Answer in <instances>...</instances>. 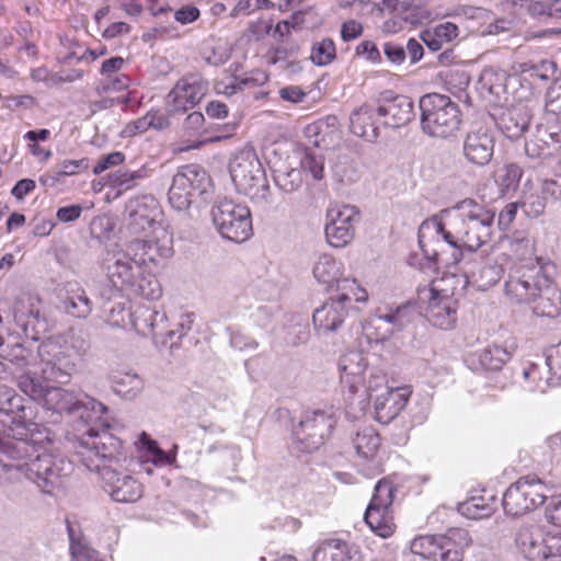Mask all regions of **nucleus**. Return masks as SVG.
<instances>
[{"label": "nucleus", "mask_w": 561, "mask_h": 561, "mask_svg": "<svg viewBox=\"0 0 561 561\" xmlns=\"http://www.w3.org/2000/svg\"><path fill=\"white\" fill-rule=\"evenodd\" d=\"M133 328L141 335H151L156 344H165L164 331L168 328V316L147 306H139L133 311Z\"/></svg>", "instance_id": "obj_24"}, {"label": "nucleus", "mask_w": 561, "mask_h": 561, "mask_svg": "<svg viewBox=\"0 0 561 561\" xmlns=\"http://www.w3.org/2000/svg\"><path fill=\"white\" fill-rule=\"evenodd\" d=\"M535 138L543 144L546 149L552 148L558 150L561 148V127L557 125L550 127L539 125L536 128Z\"/></svg>", "instance_id": "obj_57"}, {"label": "nucleus", "mask_w": 561, "mask_h": 561, "mask_svg": "<svg viewBox=\"0 0 561 561\" xmlns=\"http://www.w3.org/2000/svg\"><path fill=\"white\" fill-rule=\"evenodd\" d=\"M510 250L515 259L513 264H537L539 259L548 256L535 253V240L524 231H516L510 240Z\"/></svg>", "instance_id": "obj_38"}, {"label": "nucleus", "mask_w": 561, "mask_h": 561, "mask_svg": "<svg viewBox=\"0 0 561 561\" xmlns=\"http://www.w3.org/2000/svg\"><path fill=\"white\" fill-rule=\"evenodd\" d=\"M352 446L359 459L371 462L374 471L379 470V460L377 458L381 446V438L373 426L359 427L352 436Z\"/></svg>", "instance_id": "obj_30"}, {"label": "nucleus", "mask_w": 561, "mask_h": 561, "mask_svg": "<svg viewBox=\"0 0 561 561\" xmlns=\"http://www.w3.org/2000/svg\"><path fill=\"white\" fill-rule=\"evenodd\" d=\"M87 352L88 344L83 340L65 345L55 340L44 341L37 345V365L33 370L37 371L38 378L45 383L66 385Z\"/></svg>", "instance_id": "obj_8"}, {"label": "nucleus", "mask_w": 561, "mask_h": 561, "mask_svg": "<svg viewBox=\"0 0 561 561\" xmlns=\"http://www.w3.org/2000/svg\"><path fill=\"white\" fill-rule=\"evenodd\" d=\"M13 320L15 324L21 328L25 336L35 339L33 332L35 331L36 324L39 322L37 313L24 308V306L16 307L14 309Z\"/></svg>", "instance_id": "obj_55"}, {"label": "nucleus", "mask_w": 561, "mask_h": 561, "mask_svg": "<svg viewBox=\"0 0 561 561\" xmlns=\"http://www.w3.org/2000/svg\"><path fill=\"white\" fill-rule=\"evenodd\" d=\"M541 193L554 202L561 203V174L540 182Z\"/></svg>", "instance_id": "obj_63"}, {"label": "nucleus", "mask_w": 561, "mask_h": 561, "mask_svg": "<svg viewBox=\"0 0 561 561\" xmlns=\"http://www.w3.org/2000/svg\"><path fill=\"white\" fill-rule=\"evenodd\" d=\"M208 82L199 75H188L180 79L169 93L170 112L184 113L193 108L206 95Z\"/></svg>", "instance_id": "obj_22"}, {"label": "nucleus", "mask_w": 561, "mask_h": 561, "mask_svg": "<svg viewBox=\"0 0 561 561\" xmlns=\"http://www.w3.org/2000/svg\"><path fill=\"white\" fill-rule=\"evenodd\" d=\"M103 268L113 288V295H115L126 291L137 272L142 267L136 262L130 249L127 248L126 251L107 252L103 259Z\"/></svg>", "instance_id": "obj_19"}, {"label": "nucleus", "mask_w": 561, "mask_h": 561, "mask_svg": "<svg viewBox=\"0 0 561 561\" xmlns=\"http://www.w3.org/2000/svg\"><path fill=\"white\" fill-rule=\"evenodd\" d=\"M394 488L390 481L380 480L365 512L364 519L369 528L382 538L392 535L394 524L390 512Z\"/></svg>", "instance_id": "obj_15"}, {"label": "nucleus", "mask_w": 561, "mask_h": 561, "mask_svg": "<svg viewBox=\"0 0 561 561\" xmlns=\"http://www.w3.org/2000/svg\"><path fill=\"white\" fill-rule=\"evenodd\" d=\"M379 117L383 118V125L391 128H400L414 117L412 100L405 95L383 96L377 106Z\"/></svg>", "instance_id": "obj_26"}, {"label": "nucleus", "mask_w": 561, "mask_h": 561, "mask_svg": "<svg viewBox=\"0 0 561 561\" xmlns=\"http://www.w3.org/2000/svg\"><path fill=\"white\" fill-rule=\"evenodd\" d=\"M493 152L494 138L484 127L469 131L462 141L463 157L472 164H488L493 157Z\"/></svg>", "instance_id": "obj_25"}, {"label": "nucleus", "mask_w": 561, "mask_h": 561, "mask_svg": "<svg viewBox=\"0 0 561 561\" xmlns=\"http://www.w3.org/2000/svg\"><path fill=\"white\" fill-rule=\"evenodd\" d=\"M211 218L218 232L227 240L241 243L252 236L251 213L245 205L220 199L213 206Z\"/></svg>", "instance_id": "obj_14"}, {"label": "nucleus", "mask_w": 561, "mask_h": 561, "mask_svg": "<svg viewBox=\"0 0 561 561\" xmlns=\"http://www.w3.org/2000/svg\"><path fill=\"white\" fill-rule=\"evenodd\" d=\"M546 561H561V531L546 533Z\"/></svg>", "instance_id": "obj_61"}, {"label": "nucleus", "mask_w": 561, "mask_h": 561, "mask_svg": "<svg viewBox=\"0 0 561 561\" xmlns=\"http://www.w3.org/2000/svg\"><path fill=\"white\" fill-rule=\"evenodd\" d=\"M340 383L350 404L357 398L358 411L364 413L371 393L387 385V375L369 364L362 351H348L339 359Z\"/></svg>", "instance_id": "obj_6"}, {"label": "nucleus", "mask_w": 561, "mask_h": 561, "mask_svg": "<svg viewBox=\"0 0 561 561\" xmlns=\"http://www.w3.org/2000/svg\"><path fill=\"white\" fill-rule=\"evenodd\" d=\"M270 0H239L231 11L232 16L249 15L256 10L272 7Z\"/></svg>", "instance_id": "obj_60"}, {"label": "nucleus", "mask_w": 561, "mask_h": 561, "mask_svg": "<svg viewBox=\"0 0 561 561\" xmlns=\"http://www.w3.org/2000/svg\"><path fill=\"white\" fill-rule=\"evenodd\" d=\"M236 190L257 205L271 203V190L265 170L252 148L238 151L229 163Z\"/></svg>", "instance_id": "obj_9"}, {"label": "nucleus", "mask_w": 561, "mask_h": 561, "mask_svg": "<svg viewBox=\"0 0 561 561\" xmlns=\"http://www.w3.org/2000/svg\"><path fill=\"white\" fill-rule=\"evenodd\" d=\"M531 114L527 106L516 105L503 110L495 118V124L505 137L515 140L527 130Z\"/></svg>", "instance_id": "obj_31"}, {"label": "nucleus", "mask_w": 561, "mask_h": 561, "mask_svg": "<svg viewBox=\"0 0 561 561\" xmlns=\"http://www.w3.org/2000/svg\"><path fill=\"white\" fill-rule=\"evenodd\" d=\"M557 266L551 259L537 264H512L504 283L505 298L513 305H528L538 317L559 314L561 296L554 286Z\"/></svg>", "instance_id": "obj_4"}, {"label": "nucleus", "mask_w": 561, "mask_h": 561, "mask_svg": "<svg viewBox=\"0 0 561 561\" xmlns=\"http://www.w3.org/2000/svg\"><path fill=\"white\" fill-rule=\"evenodd\" d=\"M503 270L496 263H485L479 271L478 277L474 278L477 286L485 290L495 285L502 277Z\"/></svg>", "instance_id": "obj_56"}, {"label": "nucleus", "mask_w": 561, "mask_h": 561, "mask_svg": "<svg viewBox=\"0 0 561 561\" xmlns=\"http://www.w3.org/2000/svg\"><path fill=\"white\" fill-rule=\"evenodd\" d=\"M113 391L124 399L136 398L142 389L141 378L134 373H115L111 375Z\"/></svg>", "instance_id": "obj_42"}, {"label": "nucleus", "mask_w": 561, "mask_h": 561, "mask_svg": "<svg viewBox=\"0 0 561 561\" xmlns=\"http://www.w3.org/2000/svg\"><path fill=\"white\" fill-rule=\"evenodd\" d=\"M210 190L211 180L206 170L199 164H186L173 175L168 199L172 208L182 211L190 207L195 196L206 201Z\"/></svg>", "instance_id": "obj_13"}, {"label": "nucleus", "mask_w": 561, "mask_h": 561, "mask_svg": "<svg viewBox=\"0 0 561 561\" xmlns=\"http://www.w3.org/2000/svg\"><path fill=\"white\" fill-rule=\"evenodd\" d=\"M126 293L147 300H157L162 296V286L154 274L139 270L127 287Z\"/></svg>", "instance_id": "obj_39"}, {"label": "nucleus", "mask_w": 561, "mask_h": 561, "mask_svg": "<svg viewBox=\"0 0 561 561\" xmlns=\"http://www.w3.org/2000/svg\"><path fill=\"white\" fill-rule=\"evenodd\" d=\"M507 79L506 71L495 67H486L480 75V84L490 94L500 98L506 91Z\"/></svg>", "instance_id": "obj_43"}, {"label": "nucleus", "mask_w": 561, "mask_h": 561, "mask_svg": "<svg viewBox=\"0 0 561 561\" xmlns=\"http://www.w3.org/2000/svg\"><path fill=\"white\" fill-rule=\"evenodd\" d=\"M301 173L310 174L316 181L324 179V157L313 150L304 151L300 158Z\"/></svg>", "instance_id": "obj_52"}, {"label": "nucleus", "mask_w": 561, "mask_h": 561, "mask_svg": "<svg viewBox=\"0 0 561 561\" xmlns=\"http://www.w3.org/2000/svg\"><path fill=\"white\" fill-rule=\"evenodd\" d=\"M470 537L462 528H451L443 535H423L411 541L412 553L432 561H462Z\"/></svg>", "instance_id": "obj_11"}, {"label": "nucleus", "mask_w": 561, "mask_h": 561, "mask_svg": "<svg viewBox=\"0 0 561 561\" xmlns=\"http://www.w3.org/2000/svg\"><path fill=\"white\" fill-rule=\"evenodd\" d=\"M335 425L336 417L331 411L319 409L304 412L293 430L291 449L298 453L318 450L331 437Z\"/></svg>", "instance_id": "obj_12"}, {"label": "nucleus", "mask_w": 561, "mask_h": 561, "mask_svg": "<svg viewBox=\"0 0 561 561\" xmlns=\"http://www.w3.org/2000/svg\"><path fill=\"white\" fill-rule=\"evenodd\" d=\"M148 176L149 169L142 165L137 170H117L111 175V180L112 184L119 191H128Z\"/></svg>", "instance_id": "obj_46"}, {"label": "nucleus", "mask_w": 561, "mask_h": 561, "mask_svg": "<svg viewBox=\"0 0 561 561\" xmlns=\"http://www.w3.org/2000/svg\"><path fill=\"white\" fill-rule=\"evenodd\" d=\"M523 175L522 168L516 163L506 164L497 174L496 183L502 195L515 191Z\"/></svg>", "instance_id": "obj_51"}, {"label": "nucleus", "mask_w": 561, "mask_h": 561, "mask_svg": "<svg viewBox=\"0 0 561 561\" xmlns=\"http://www.w3.org/2000/svg\"><path fill=\"white\" fill-rule=\"evenodd\" d=\"M195 314L193 312H184L179 316V319L173 328L168 322V328L164 331V340L170 341V347H178L179 342L192 329Z\"/></svg>", "instance_id": "obj_49"}, {"label": "nucleus", "mask_w": 561, "mask_h": 561, "mask_svg": "<svg viewBox=\"0 0 561 561\" xmlns=\"http://www.w3.org/2000/svg\"><path fill=\"white\" fill-rule=\"evenodd\" d=\"M18 387L23 393L42 404L46 410L57 414L77 413L89 425L88 430L93 427V425H90L91 423L99 421L107 411L103 403L89 396H83V398L79 399L67 389L45 383L44 380L38 378L36 370H27L20 375ZM94 428L98 430L95 426Z\"/></svg>", "instance_id": "obj_5"}, {"label": "nucleus", "mask_w": 561, "mask_h": 561, "mask_svg": "<svg viewBox=\"0 0 561 561\" xmlns=\"http://www.w3.org/2000/svg\"><path fill=\"white\" fill-rule=\"evenodd\" d=\"M142 444L147 448L148 460H150L154 466H172L175 462L176 445L173 446L171 451L167 453L158 446L156 440L150 439L146 434H142Z\"/></svg>", "instance_id": "obj_48"}, {"label": "nucleus", "mask_w": 561, "mask_h": 561, "mask_svg": "<svg viewBox=\"0 0 561 561\" xmlns=\"http://www.w3.org/2000/svg\"><path fill=\"white\" fill-rule=\"evenodd\" d=\"M65 311L75 318L85 319L93 310V302L87 295L84 288L78 283H68L66 286V297L62 300Z\"/></svg>", "instance_id": "obj_37"}, {"label": "nucleus", "mask_w": 561, "mask_h": 561, "mask_svg": "<svg viewBox=\"0 0 561 561\" xmlns=\"http://www.w3.org/2000/svg\"><path fill=\"white\" fill-rule=\"evenodd\" d=\"M459 28L451 22L436 25L421 32L420 38L432 51L440 50L444 45L451 43L458 36Z\"/></svg>", "instance_id": "obj_40"}, {"label": "nucleus", "mask_w": 561, "mask_h": 561, "mask_svg": "<svg viewBox=\"0 0 561 561\" xmlns=\"http://www.w3.org/2000/svg\"><path fill=\"white\" fill-rule=\"evenodd\" d=\"M344 265L337 261L333 255L328 253L319 254L312 265V275L314 279L325 287V289L336 287L339 290V283L345 277L343 276Z\"/></svg>", "instance_id": "obj_34"}, {"label": "nucleus", "mask_w": 561, "mask_h": 561, "mask_svg": "<svg viewBox=\"0 0 561 561\" xmlns=\"http://www.w3.org/2000/svg\"><path fill=\"white\" fill-rule=\"evenodd\" d=\"M70 553L72 561H103L96 550L91 548L85 539L77 535L75 528L68 524L67 526Z\"/></svg>", "instance_id": "obj_44"}, {"label": "nucleus", "mask_w": 561, "mask_h": 561, "mask_svg": "<svg viewBox=\"0 0 561 561\" xmlns=\"http://www.w3.org/2000/svg\"><path fill=\"white\" fill-rule=\"evenodd\" d=\"M312 559L313 561H363V554L356 545L339 538H329L319 542Z\"/></svg>", "instance_id": "obj_29"}, {"label": "nucleus", "mask_w": 561, "mask_h": 561, "mask_svg": "<svg viewBox=\"0 0 561 561\" xmlns=\"http://www.w3.org/2000/svg\"><path fill=\"white\" fill-rule=\"evenodd\" d=\"M0 357L10 362L18 368L34 369L37 365V351L34 352L31 345L26 346L19 341L4 342V339L0 335Z\"/></svg>", "instance_id": "obj_36"}, {"label": "nucleus", "mask_w": 561, "mask_h": 561, "mask_svg": "<svg viewBox=\"0 0 561 561\" xmlns=\"http://www.w3.org/2000/svg\"><path fill=\"white\" fill-rule=\"evenodd\" d=\"M336 58L335 43L331 38H322L312 44L310 50V60L319 67H325Z\"/></svg>", "instance_id": "obj_47"}, {"label": "nucleus", "mask_w": 561, "mask_h": 561, "mask_svg": "<svg viewBox=\"0 0 561 561\" xmlns=\"http://www.w3.org/2000/svg\"><path fill=\"white\" fill-rule=\"evenodd\" d=\"M128 248L142 268L158 266L173 254L172 238L164 229H154L150 238L135 239Z\"/></svg>", "instance_id": "obj_18"}, {"label": "nucleus", "mask_w": 561, "mask_h": 561, "mask_svg": "<svg viewBox=\"0 0 561 561\" xmlns=\"http://www.w3.org/2000/svg\"><path fill=\"white\" fill-rule=\"evenodd\" d=\"M421 126L425 134L447 138L459 128L461 115L457 103L449 96L428 93L420 99Z\"/></svg>", "instance_id": "obj_10"}, {"label": "nucleus", "mask_w": 561, "mask_h": 561, "mask_svg": "<svg viewBox=\"0 0 561 561\" xmlns=\"http://www.w3.org/2000/svg\"><path fill=\"white\" fill-rule=\"evenodd\" d=\"M229 331V336H230V345L236 348V350H239V351H243V350H254L257 347V342L243 334L241 331L239 330H233V329H228Z\"/></svg>", "instance_id": "obj_64"}, {"label": "nucleus", "mask_w": 561, "mask_h": 561, "mask_svg": "<svg viewBox=\"0 0 561 561\" xmlns=\"http://www.w3.org/2000/svg\"><path fill=\"white\" fill-rule=\"evenodd\" d=\"M346 291L352 297V301L356 302H366L368 300V294L365 288L360 287L356 279L354 278H344L341 283H339L337 294Z\"/></svg>", "instance_id": "obj_59"}, {"label": "nucleus", "mask_w": 561, "mask_h": 561, "mask_svg": "<svg viewBox=\"0 0 561 561\" xmlns=\"http://www.w3.org/2000/svg\"><path fill=\"white\" fill-rule=\"evenodd\" d=\"M274 182L280 191L285 193H293L297 191L302 184L301 170L297 168L275 170Z\"/></svg>", "instance_id": "obj_50"}, {"label": "nucleus", "mask_w": 561, "mask_h": 561, "mask_svg": "<svg viewBox=\"0 0 561 561\" xmlns=\"http://www.w3.org/2000/svg\"><path fill=\"white\" fill-rule=\"evenodd\" d=\"M505 3L513 9H525L531 15L561 16V9L556 2H543L541 0H505Z\"/></svg>", "instance_id": "obj_45"}, {"label": "nucleus", "mask_w": 561, "mask_h": 561, "mask_svg": "<svg viewBox=\"0 0 561 561\" xmlns=\"http://www.w3.org/2000/svg\"><path fill=\"white\" fill-rule=\"evenodd\" d=\"M405 22L416 25L421 24L423 20L428 19V12L420 5H414L412 2L408 1L405 8H403V13H399Z\"/></svg>", "instance_id": "obj_62"}, {"label": "nucleus", "mask_w": 561, "mask_h": 561, "mask_svg": "<svg viewBox=\"0 0 561 561\" xmlns=\"http://www.w3.org/2000/svg\"><path fill=\"white\" fill-rule=\"evenodd\" d=\"M411 392L407 387L387 388L375 401L376 420L388 424L405 408Z\"/></svg>", "instance_id": "obj_28"}, {"label": "nucleus", "mask_w": 561, "mask_h": 561, "mask_svg": "<svg viewBox=\"0 0 561 561\" xmlns=\"http://www.w3.org/2000/svg\"><path fill=\"white\" fill-rule=\"evenodd\" d=\"M352 310V297L348 293L343 291L335 298H330L313 312L316 331L320 335L336 331Z\"/></svg>", "instance_id": "obj_20"}, {"label": "nucleus", "mask_w": 561, "mask_h": 561, "mask_svg": "<svg viewBox=\"0 0 561 561\" xmlns=\"http://www.w3.org/2000/svg\"><path fill=\"white\" fill-rule=\"evenodd\" d=\"M496 508L494 496L476 495L462 502L458 506L461 515L469 519H482L490 517Z\"/></svg>", "instance_id": "obj_41"}, {"label": "nucleus", "mask_w": 561, "mask_h": 561, "mask_svg": "<svg viewBox=\"0 0 561 561\" xmlns=\"http://www.w3.org/2000/svg\"><path fill=\"white\" fill-rule=\"evenodd\" d=\"M515 542L529 561H546V531L540 526H520Z\"/></svg>", "instance_id": "obj_27"}, {"label": "nucleus", "mask_w": 561, "mask_h": 561, "mask_svg": "<svg viewBox=\"0 0 561 561\" xmlns=\"http://www.w3.org/2000/svg\"><path fill=\"white\" fill-rule=\"evenodd\" d=\"M493 221L494 211L473 199H465L424 220L419 228V244L428 259L438 260L436 250L428 251L426 240H443L451 249L446 264L455 265L462 260L463 250L474 252L489 241Z\"/></svg>", "instance_id": "obj_2"}, {"label": "nucleus", "mask_w": 561, "mask_h": 561, "mask_svg": "<svg viewBox=\"0 0 561 561\" xmlns=\"http://www.w3.org/2000/svg\"><path fill=\"white\" fill-rule=\"evenodd\" d=\"M324 227L328 243L334 248H344L354 239L355 226L359 222L360 214L355 206L335 205L327 210Z\"/></svg>", "instance_id": "obj_16"}, {"label": "nucleus", "mask_w": 561, "mask_h": 561, "mask_svg": "<svg viewBox=\"0 0 561 561\" xmlns=\"http://www.w3.org/2000/svg\"><path fill=\"white\" fill-rule=\"evenodd\" d=\"M514 352V348L499 344H490L469 353L465 357L466 366L474 373L500 370L507 363Z\"/></svg>", "instance_id": "obj_23"}, {"label": "nucleus", "mask_w": 561, "mask_h": 561, "mask_svg": "<svg viewBox=\"0 0 561 561\" xmlns=\"http://www.w3.org/2000/svg\"><path fill=\"white\" fill-rule=\"evenodd\" d=\"M126 229L130 234H141L148 230L162 229L159 218L162 215L158 199L150 195L136 196L126 204Z\"/></svg>", "instance_id": "obj_17"}, {"label": "nucleus", "mask_w": 561, "mask_h": 561, "mask_svg": "<svg viewBox=\"0 0 561 561\" xmlns=\"http://www.w3.org/2000/svg\"><path fill=\"white\" fill-rule=\"evenodd\" d=\"M415 316L414 307L407 304L389 309L387 312H377L370 320V323L376 328H380L381 323L388 325L383 333L377 340H385L397 331L402 330L405 325L412 322Z\"/></svg>", "instance_id": "obj_33"}, {"label": "nucleus", "mask_w": 561, "mask_h": 561, "mask_svg": "<svg viewBox=\"0 0 561 561\" xmlns=\"http://www.w3.org/2000/svg\"><path fill=\"white\" fill-rule=\"evenodd\" d=\"M548 197L540 191L525 193L519 202L525 215L529 218H538L545 214Z\"/></svg>", "instance_id": "obj_53"}, {"label": "nucleus", "mask_w": 561, "mask_h": 561, "mask_svg": "<svg viewBox=\"0 0 561 561\" xmlns=\"http://www.w3.org/2000/svg\"><path fill=\"white\" fill-rule=\"evenodd\" d=\"M5 402L0 407V486L25 477L45 494L62 486L71 472V462L46 453L51 444L49 431L26 421L23 399L13 389L3 387Z\"/></svg>", "instance_id": "obj_1"}, {"label": "nucleus", "mask_w": 561, "mask_h": 561, "mask_svg": "<svg viewBox=\"0 0 561 561\" xmlns=\"http://www.w3.org/2000/svg\"><path fill=\"white\" fill-rule=\"evenodd\" d=\"M106 321L112 327L125 328L127 324H131L133 312L124 302H117L108 310Z\"/></svg>", "instance_id": "obj_58"}, {"label": "nucleus", "mask_w": 561, "mask_h": 561, "mask_svg": "<svg viewBox=\"0 0 561 561\" xmlns=\"http://www.w3.org/2000/svg\"><path fill=\"white\" fill-rule=\"evenodd\" d=\"M377 117H379L377 107L367 104L362 105L351 114V131L367 141H376L379 137Z\"/></svg>", "instance_id": "obj_35"}, {"label": "nucleus", "mask_w": 561, "mask_h": 561, "mask_svg": "<svg viewBox=\"0 0 561 561\" xmlns=\"http://www.w3.org/2000/svg\"><path fill=\"white\" fill-rule=\"evenodd\" d=\"M153 14L154 15H163V16H168V15L172 14L175 22H178L182 25H186V24H191V23L195 22L199 18L201 12L195 5L186 4V5L179 8L173 13H172V9L170 7H164V8L162 7Z\"/></svg>", "instance_id": "obj_54"}, {"label": "nucleus", "mask_w": 561, "mask_h": 561, "mask_svg": "<svg viewBox=\"0 0 561 561\" xmlns=\"http://www.w3.org/2000/svg\"><path fill=\"white\" fill-rule=\"evenodd\" d=\"M420 299H427L426 318L434 327L443 330L454 328L457 321L458 302L453 295L442 294L432 287L423 290Z\"/></svg>", "instance_id": "obj_21"}, {"label": "nucleus", "mask_w": 561, "mask_h": 561, "mask_svg": "<svg viewBox=\"0 0 561 561\" xmlns=\"http://www.w3.org/2000/svg\"><path fill=\"white\" fill-rule=\"evenodd\" d=\"M559 494L561 476L551 468L542 476L527 474L511 484L503 494L502 505L507 515L519 516L539 507L548 499L559 497Z\"/></svg>", "instance_id": "obj_7"}, {"label": "nucleus", "mask_w": 561, "mask_h": 561, "mask_svg": "<svg viewBox=\"0 0 561 561\" xmlns=\"http://www.w3.org/2000/svg\"><path fill=\"white\" fill-rule=\"evenodd\" d=\"M523 379L522 385L529 392L545 393L549 388L559 386L546 359L526 364L523 367Z\"/></svg>", "instance_id": "obj_32"}, {"label": "nucleus", "mask_w": 561, "mask_h": 561, "mask_svg": "<svg viewBox=\"0 0 561 561\" xmlns=\"http://www.w3.org/2000/svg\"><path fill=\"white\" fill-rule=\"evenodd\" d=\"M76 449L87 469L101 476L103 489L113 501L135 503L142 496V484L134 477L117 471L127 456L122 442L108 432L107 426L103 424L101 430H87L78 439Z\"/></svg>", "instance_id": "obj_3"}]
</instances>
